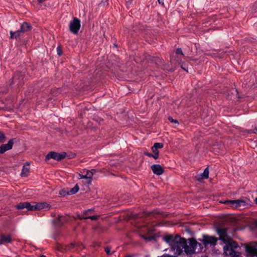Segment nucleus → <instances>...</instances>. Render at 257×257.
Here are the masks:
<instances>
[{"label":"nucleus","instance_id":"obj_1","mask_svg":"<svg viewBox=\"0 0 257 257\" xmlns=\"http://www.w3.org/2000/svg\"><path fill=\"white\" fill-rule=\"evenodd\" d=\"M225 243L226 245L224 246L223 250L226 255L229 257H238L240 255V252L234 250L235 248L238 247V244L236 241L228 238Z\"/></svg>","mask_w":257,"mask_h":257},{"label":"nucleus","instance_id":"obj_2","mask_svg":"<svg viewBox=\"0 0 257 257\" xmlns=\"http://www.w3.org/2000/svg\"><path fill=\"white\" fill-rule=\"evenodd\" d=\"M24 73H23L21 71H17L14 73L13 77L9 80V84L10 86H11L16 83L18 88H20L22 87L24 83Z\"/></svg>","mask_w":257,"mask_h":257},{"label":"nucleus","instance_id":"obj_3","mask_svg":"<svg viewBox=\"0 0 257 257\" xmlns=\"http://www.w3.org/2000/svg\"><path fill=\"white\" fill-rule=\"evenodd\" d=\"M187 247V241L184 238L180 237V240H177L174 244L171 246V249L174 251L175 254L180 255Z\"/></svg>","mask_w":257,"mask_h":257},{"label":"nucleus","instance_id":"obj_4","mask_svg":"<svg viewBox=\"0 0 257 257\" xmlns=\"http://www.w3.org/2000/svg\"><path fill=\"white\" fill-rule=\"evenodd\" d=\"M244 246L246 254L247 256H257V243L250 242L242 244Z\"/></svg>","mask_w":257,"mask_h":257},{"label":"nucleus","instance_id":"obj_5","mask_svg":"<svg viewBox=\"0 0 257 257\" xmlns=\"http://www.w3.org/2000/svg\"><path fill=\"white\" fill-rule=\"evenodd\" d=\"M198 246H199V249L201 250V244L198 242L196 239L194 238H191L189 239V244L188 245L187 244V247L185 248L184 251L187 254L191 255L195 253Z\"/></svg>","mask_w":257,"mask_h":257},{"label":"nucleus","instance_id":"obj_6","mask_svg":"<svg viewBox=\"0 0 257 257\" xmlns=\"http://www.w3.org/2000/svg\"><path fill=\"white\" fill-rule=\"evenodd\" d=\"M249 199H240L237 200H227L224 201L225 204H229L234 208H239L241 206H245L249 204Z\"/></svg>","mask_w":257,"mask_h":257},{"label":"nucleus","instance_id":"obj_7","mask_svg":"<svg viewBox=\"0 0 257 257\" xmlns=\"http://www.w3.org/2000/svg\"><path fill=\"white\" fill-rule=\"evenodd\" d=\"M67 154L66 152L59 153L56 152H49L45 157V161H48L51 159H53L57 161H61L66 157Z\"/></svg>","mask_w":257,"mask_h":257},{"label":"nucleus","instance_id":"obj_8","mask_svg":"<svg viewBox=\"0 0 257 257\" xmlns=\"http://www.w3.org/2000/svg\"><path fill=\"white\" fill-rule=\"evenodd\" d=\"M215 229L216 233L219 236L218 240L219 239L224 243H226V241H227V239L229 238L227 235V228L217 226L215 227Z\"/></svg>","mask_w":257,"mask_h":257},{"label":"nucleus","instance_id":"obj_9","mask_svg":"<svg viewBox=\"0 0 257 257\" xmlns=\"http://www.w3.org/2000/svg\"><path fill=\"white\" fill-rule=\"evenodd\" d=\"M81 27V23L77 18H73L69 24V30L74 34H78Z\"/></svg>","mask_w":257,"mask_h":257},{"label":"nucleus","instance_id":"obj_10","mask_svg":"<svg viewBox=\"0 0 257 257\" xmlns=\"http://www.w3.org/2000/svg\"><path fill=\"white\" fill-rule=\"evenodd\" d=\"M203 238L202 239H199L200 241L202 242L203 244L206 246L208 244L210 245L215 246L217 244L218 238L213 236H210L207 234H203Z\"/></svg>","mask_w":257,"mask_h":257},{"label":"nucleus","instance_id":"obj_11","mask_svg":"<svg viewBox=\"0 0 257 257\" xmlns=\"http://www.w3.org/2000/svg\"><path fill=\"white\" fill-rule=\"evenodd\" d=\"M12 240V234L5 233H1L0 234V245L11 243Z\"/></svg>","mask_w":257,"mask_h":257},{"label":"nucleus","instance_id":"obj_12","mask_svg":"<svg viewBox=\"0 0 257 257\" xmlns=\"http://www.w3.org/2000/svg\"><path fill=\"white\" fill-rule=\"evenodd\" d=\"M16 140V138H13L10 139L7 144H2L0 146V154H3L6 151L11 150Z\"/></svg>","mask_w":257,"mask_h":257},{"label":"nucleus","instance_id":"obj_13","mask_svg":"<svg viewBox=\"0 0 257 257\" xmlns=\"http://www.w3.org/2000/svg\"><path fill=\"white\" fill-rule=\"evenodd\" d=\"M163 238L165 241H166L170 246H172L176 241L178 239H180V236L178 234H177L175 235V236H173V235L172 234H169L164 236Z\"/></svg>","mask_w":257,"mask_h":257},{"label":"nucleus","instance_id":"obj_14","mask_svg":"<svg viewBox=\"0 0 257 257\" xmlns=\"http://www.w3.org/2000/svg\"><path fill=\"white\" fill-rule=\"evenodd\" d=\"M151 168L153 172L157 175H161L164 172V168L160 165L154 164Z\"/></svg>","mask_w":257,"mask_h":257},{"label":"nucleus","instance_id":"obj_15","mask_svg":"<svg viewBox=\"0 0 257 257\" xmlns=\"http://www.w3.org/2000/svg\"><path fill=\"white\" fill-rule=\"evenodd\" d=\"M92 211V209H88V210H85L83 214L81 216H79V218L80 219H90L92 220H97L99 216H97V215L87 216V215L89 213H91Z\"/></svg>","mask_w":257,"mask_h":257},{"label":"nucleus","instance_id":"obj_16","mask_svg":"<svg viewBox=\"0 0 257 257\" xmlns=\"http://www.w3.org/2000/svg\"><path fill=\"white\" fill-rule=\"evenodd\" d=\"M32 29V26L30 24L27 22H24L21 24L20 30L22 33H24L30 31Z\"/></svg>","mask_w":257,"mask_h":257},{"label":"nucleus","instance_id":"obj_17","mask_svg":"<svg viewBox=\"0 0 257 257\" xmlns=\"http://www.w3.org/2000/svg\"><path fill=\"white\" fill-rule=\"evenodd\" d=\"M68 221V217L64 216H58L56 220V225L59 227L62 226Z\"/></svg>","mask_w":257,"mask_h":257},{"label":"nucleus","instance_id":"obj_18","mask_svg":"<svg viewBox=\"0 0 257 257\" xmlns=\"http://www.w3.org/2000/svg\"><path fill=\"white\" fill-rule=\"evenodd\" d=\"M30 172L29 163H26L23 166L21 173V176L22 177H27Z\"/></svg>","mask_w":257,"mask_h":257},{"label":"nucleus","instance_id":"obj_19","mask_svg":"<svg viewBox=\"0 0 257 257\" xmlns=\"http://www.w3.org/2000/svg\"><path fill=\"white\" fill-rule=\"evenodd\" d=\"M10 39H17V38H18L19 37H20L21 36V34H22V33L20 31V30L19 29L16 32H13L12 31H11L10 32Z\"/></svg>","mask_w":257,"mask_h":257},{"label":"nucleus","instance_id":"obj_20","mask_svg":"<svg viewBox=\"0 0 257 257\" xmlns=\"http://www.w3.org/2000/svg\"><path fill=\"white\" fill-rule=\"evenodd\" d=\"M28 202H21L16 205V208L17 209H23L24 208L28 209Z\"/></svg>","mask_w":257,"mask_h":257},{"label":"nucleus","instance_id":"obj_21","mask_svg":"<svg viewBox=\"0 0 257 257\" xmlns=\"http://www.w3.org/2000/svg\"><path fill=\"white\" fill-rule=\"evenodd\" d=\"M92 176H93V173L91 171H90L88 170H87L86 174L82 175L81 176V178L89 179L91 180V179L92 178Z\"/></svg>","mask_w":257,"mask_h":257},{"label":"nucleus","instance_id":"obj_22","mask_svg":"<svg viewBox=\"0 0 257 257\" xmlns=\"http://www.w3.org/2000/svg\"><path fill=\"white\" fill-rule=\"evenodd\" d=\"M79 190V187L77 184L71 189H69V193L70 195H73L76 194Z\"/></svg>","mask_w":257,"mask_h":257},{"label":"nucleus","instance_id":"obj_23","mask_svg":"<svg viewBox=\"0 0 257 257\" xmlns=\"http://www.w3.org/2000/svg\"><path fill=\"white\" fill-rule=\"evenodd\" d=\"M37 210L42 209L48 206V204L45 202L38 203L36 204Z\"/></svg>","mask_w":257,"mask_h":257},{"label":"nucleus","instance_id":"obj_24","mask_svg":"<svg viewBox=\"0 0 257 257\" xmlns=\"http://www.w3.org/2000/svg\"><path fill=\"white\" fill-rule=\"evenodd\" d=\"M201 176L203 179H207L209 177V170L208 168L204 169V172L201 174Z\"/></svg>","mask_w":257,"mask_h":257},{"label":"nucleus","instance_id":"obj_25","mask_svg":"<svg viewBox=\"0 0 257 257\" xmlns=\"http://www.w3.org/2000/svg\"><path fill=\"white\" fill-rule=\"evenodd\" d=\"M59 194L62 196H65L67 195H70L69 193V188L61 189L59 191Z\"/></svg>","mask_w":257,"mask_h":257},{"label":"nucleus","instance_id":"obj_26","mask_svg":"<svg viewBox=\"0 0 257 257\" xmlns=\"http://www.w3.org/2000/svg\"><path fill=\"white\" fill-rule=\"evenodd\" d=\"M36 208H37V207L36 206V204L32 205L31 204V203L30 202H28V209H27L28 210L35 211V210H37Z\"/></svg>","mask_w":257,"mask_h":257},{"label":"nucleus","instance_id":"obj_27","mask_svg":"<svg viewBox=\"0 0 257 257\" xmlns=\"http://www.w3.org/2000/svg\"><path fill=\"white\" fill-rule=\"evenodd\" d=\"M6 140V137L5 134L0 131V143H4Z\"/></svg>","mask_w":257,"mask_h":257},{"label":"nucleus","instance_id":"obj_28","mask_svg":"<svg viewBox=\"0 0 257 257\" xmlns=\"http://www.w3.org/2000/svg\"><path fill=\"white\" fill-rule=\"evenodd\" d=\"M164 146V145L163 143H155L154 144V146L153 147H154V148L155 149H161Z\"/></svg>","mask_w":257,"mask_h":257},{"label":"nucleus","instance_id":"obj_29","mask_svg":"<svg viewBox=\"0 0 257 257\" xmlns=\"http://www.w3.org/2000/svg\"><path fill=\"white\" fill-rule=\"evenodd\" d=\"M140 236H141L142 238L147 241H151L153 239V237L152 236H146L142 234L140 235Z\"/></svg>","mask_w":257,"mask_h":257},{"label":"nucleus","instance_id":"obj_30","mask_svg":"<svg viewBox=\"0 0 257 257\" xmlns=\"http://www.w3.org/2000/svg\"><path fill=\"white\" fill-rule=\"evenodd\" d=\"M57 53L59 56H62L63 52L61 46H58L57 47Z\"/></svg>","mask_w":257,"mask_h":257},{"label":"nucleus","instance_id":"obj_31","mask_svg":"<svg viewBox=\"0 0 257 257\" xmlns=\"http://www.w3.org/2000/svg\"><path fill=\"white\" fill-rule=\"evenodd\" d=\"M111 247L109 246H106L104 248V250L106 252V254L107 255H111L112 254V252L110 251Z\"/></svg>","mask_w":257,"mask_h":257},{"label":"nucleus","instance_id":"obj_32","mask_svg":"<svg viewBox=\"0 0 257 257\" xmlns=\"http://www.w3.org/2000/svg\"><path fill=\"white\" fill-rule=\"evenodd\" d=\"M168 120H169V121H170L171 122H173V123H177V124H179V122L176 119H174L171 116H169L168 117Z\"/></svg>","mask_w":257,"mask_h":257},{"label":"nucleus","instance_id":"obj_33","mask_svg":"<svg viewBox=\"0 0 257 257\" xmlns=\"http://www.w3.org/2000/svg\"><path fill=\"white\" fill-rule=\"evenodd\" d=\"M176 53L177 54H181L182 55H183V52L182 51V49L181 48H177L176 50Z\"/></svg>","mask_w":257,"mask_h":257},{"label":"nucleus","instance_id":"obj_34","mask_svg":"<svg viewBox=\"0 0 257 257\" xmlns=\"http://www.w3.org/2000/svg\"><path fill=\"white\" fill-rule=\"evenodd\" d=\"M159 157V153H156V154H153L152 158H153L155 159H158Z\"/></svg>","mask_w":257,"mask_h":257},{"label":"nucleus","instance_id":"obj_35","mask_svg":"<svg viewBox=\"0 0 257 257\" xmlns=\"http://www.w3.org/2000/svg\"><path fill=\"white\" fill-rule=\"evenodd\" d=\"M152 152H153L154 154H156V153H159V151L158 150V149H155L154 147H152Z\"/></svg>","mask_w":257,"mask_h":257},{"label":"nucleus","instance_id":"obj_36","mask_svg":"<svg viewBox=\"0 0 257 257\" xmlns=\"http://www.w3.org/2000/svg\"><path fill=\"white\" fill-rule=\"evenodd\" d=\"M144 154H145L146 156H148V157H152V156H153V154L150 153H149V152H145V153H144Z\"/></svg>","mask_w":257,"mask_h":257},{"label":"nucleus","instance_id":"obj_37","mask_svg":"<svg viewBox=\"0 0 257 257\" xmlns=\"http://www.w3.org/2000/svg\"><path fill=\"white\" fill-rule=\"evenodd\" d=\"M160 4L164 5V0H157Z\"/></svg>","mask_w":257,"mask_h":257},{"label":"nucleus","instance_id":"obj_38","mask_svg":"<svg viewBox=\"0 0 257 257\" xmlns=\"http://www.w3.org/2000/svg\"><path fill=\"white\" fill-rule=\"evenodd\" d=\"M45 1V0H38V2L39 3H42Z\"/></svg>","mask_w":257,"mask_h":257},{"label":"nucleus","instance_id":"obj_39","mask_svg":"<svg viewBox=\"0 0 257 257\" xmlns=\"http://www.w3.org/2000/svg\"><path fill=\"white\" fill-rule=\"evenodd\" d=\"M164 257H177V256L167 255L165 256Z\"/></svg>","mask_w":257,"mask_h":257},{"label":"nucleus","instance_id":"obj_40","mask_svg":"<svg viewBox=\"0 0 257 257\" xmlns=\"http://www.w3.org/2000/svg\"><path fill=\"white\" fill-rule=\"evenodd\" d=\"M125 257H133V255H131V254H129V255H127L125 256Z\"/></svg>","mask_w":257,"mask_h":257},{"label":"nucleus","instance_id":"obj_41","mask_svg":"<svg viewBox=\"0 0 257 257\" xmlns=\"http://www.w3.org/2000/svg\"><path fill=\"white\" fill-rule=\"evenodd\" d=\"M254 225H255V228H257V221H256V222H255V223H254Z\"/></svg>","mask_w":257,"mask_h":257},{"label":"nucleus","instance_id":"obj_42","mask_svg":"<svg viewBox=\"0 0 257 257\" xmlns=\"http://www.w3.org/2000/svg\"><path fill=\"white\" fill-rule=\"evenodd\" d=\"M181 68L184 69V70L187 71V70L185 68V67H183L182 66H181Z\"/></svg>","mask_w":257,"mask_h":257},{"label":"nucleus","instance_id":"obj_43","mask_svg":"<svg viewBox=\"0 0 257 257\" xmlns=\"http://www.w3.org/2000/svg\"><path fill=\"white\" fill-rule=\"evenodd\" d=\"M255 203L257 204V197L255 199Z\"/></svg>","mask_w":257,"mask_h":257},{"label":"nucleus","instance_id":"obj_44","mask_svg":"<svg viewBox=\"0 0 257 257\" xmlns=\"http://www.w3.org/2000/svg\"><path fill=\"white\" fill-rule=\"evenodd\" d=\"M40 257H46V256L44 255H42Z\"/></svg>","mask_w":257,"mask_h":257},{"label":"nucleus","instance_id":"obj_45","mask_svg":"<svg viewBox=\"0 0 257 257\" xmlns=\"http://www.w3.org/2000/svg\"><path fill=\"white\" fill-rule=\"evenodd\" d=\"M255 130L257 132V126L255 128Z\"/></svg>","mask_w":257,"mask_h":257}]
</instances>
